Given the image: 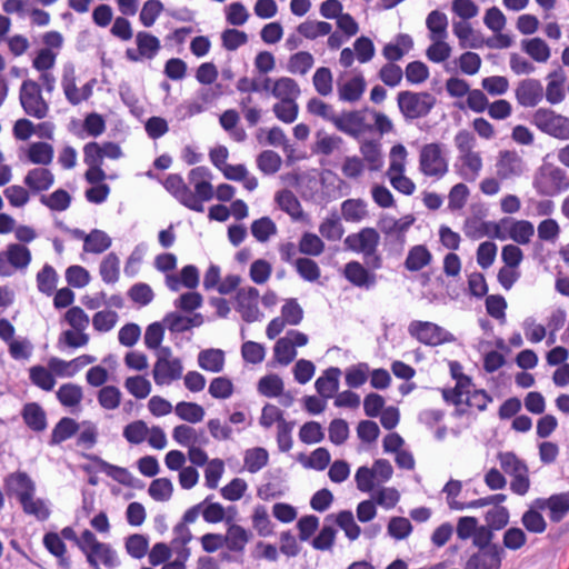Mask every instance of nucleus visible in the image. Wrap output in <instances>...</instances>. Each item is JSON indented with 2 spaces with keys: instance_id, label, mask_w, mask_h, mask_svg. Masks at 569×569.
Returning a JSON list of instances; mask_svg holds the SVG:
<instances>
[{
  "instance_id": "1",
  "label": "nucleus",
  "mask_w": 569,
  "mask_h": 569,
  "mask_svg": "<svg viewBox=\"0 0 569 569\" xmlns=\"http://www.w3.org/2000/svg\"><path fill=\"white\" fill-rule=\"evenodd\" d=\"M453 141L458 150L455 163L457 173L465 181H476L482 170V158L480 152L475 150L477 144L475 136L467 130H460Z\"/></svg>"
},
{
  "instance_id": "2",
  "label": "nucleus",
  "mask_w": 569,
  "mask_h": 569,
  "mask_svg": "<svg viewBox=\"0 0 569 569\" xmlns=\"http://www.w3.org/2000/svg\"><path fill=\"white\" fill-rule=\"evenodd\" d=\"M379 242V232L371 227L348 234L343 241L346 249L362 254L365 263L372 270L382 268V257L378 253Z\"/></svg>"
},
{
  "instance_id": "3",
  "label": "nucleus",
  "mask_w": 569,
  "mask_h": 569,
  "mask_svg": "<svg viewBox=\"0 0 569 569\" xmlns=\"http://www.w3.org/2000/svg\"><path fill=\"white\" fill-rule=\"evenodd\" d=\"M80 550L84 553L86 560L92 569H99L100 565H103L107 569L120 566L117 551L109 543L99 541L89 529L82 531Z\"/></svg>"
},
{
  "instance_id": "4",
  "label": "nucleus",
  "mask_w": 569,
  "mask_h": 569,
  "mask_svg": "<svg viewBox=\"0 0 569 569\" xmlns=\"http://www.w3.org/2000/svg\"><path fill=\"white\" fill-rule=\"evenodd\" d=\"M436 103V97L428 91L403 90L397 94V106L406 121L426 118Z\"/></svg>"
},
{
  "instance_id": "5",
  "label": "nucleus",
  "mask_w": 569,
  "mask_h": 569,
  "mask_svg": "<svg viewBox=\"0 0 569 569\" xmlns=\"http://www.w3.org/2000/svg\"><path fill=\"white\" fill-rule=\"evenodd\" d=\"M419 171L432 180H441L449 171V161L445 144L440 142L426 143L419 151Z\"/></svg>"
},
{
  "instance_id": "6",
  "label": "nucleus",
  "mask_w": 569,
  "mask_h": 569,
  "mask_svg": "<svg viewBox=\"0 0 569 569\" xmlns=\"http://www.w3.org/2000/svg\"><path fill=\"white\" fill-rule=\"evenodd\" d=\"M407 154L403 144L393 146L390 150V163L386 174L393 189L405 196H411L416 191V184L405 176Z\"/></svg>"
},
{
  "instance_id": "7",
  "label": "nucleus",
  "mask_w": 569,
  "mask_h": 569,
  "mask_svg": "<svg viewBox=\"0 0 569 569\" xmlns=\"http://www.w3.org/2000/svg\"><path fill=\"white\" fill-rule=\"evenodd\" d=\"M530 123L555 139L569 140V117L550 108H538L531 114Z\"/></svg>"
},
{
  "instance_id": "8",
  "label": "nucleus",
  "mask_w": 569,
  "mask_h": 569,
  "mask_svg": "<svg viewBox=\"0 0 569 569\" xmlns=\"http://www.w3.org/2000/svg\"><path fill=\"white\" fill-rule=\"evenodd\" d=\"M211 180L212 172L207 167L200 166L189 171L188 186L193 188V191L191 190V196L196 202L192 207H188V209L196 212L204 211V202L212 200L214 197V189Z\"/></svg>"
},
{
  "instance_id": "9",
  "label": "nucleus",
  "mask_w": 569,
  "mask_h": 569,
  "mask_svg": "<svg viewBox=\"0 0 569 569\" xmlns=\"http://www.w3.org/2000/svg\"><path fill=\"white\" fill-rule=\"evenodd\" d=\"M183 366L179 358L172 356L169 347H162L157 351V360L152 376L157 386H169L182 377Z\"/></svg>"
},
{
  "instance_id": "10",
  "label": "nucleus",
  "mask_w": 569,
  "mask_h": 569,
  "mask_svg": "<svg viewBox=\"0 0 569 569\" xmlns=\"http://www.w3.org/2000/svg\"><path fill=\"white\" fill-rule=\"evenodd\" d=\"M19 100L23 111L32 118L44 119L49 113V103L43 99L41 87L34 80L22 81Z\"/></svg>"
},
{
  "instance_id": "11",
  "label": "nucleus",
  "mask_w": 569,
  "mask_h": 569,
  "mask_svg": "<svg viewBox=\"0 0 569 569\" xmlns=\"http://www.w3.org/2000/svg\"><path fill=\"white\" fill-rule=\"evenodd\" d=\"M408 332L419 342L430 347L455 341L451 332L430 321L413 320L408 326Z\"/></svg>"
},
{
  "instance_id": "12",
  "label": "nucleus",
  "mask_w": 569,
  "mask_h": 569,
  "mask_svg": "<svg viewBox=\"0 0 569 569\" xmlns=\"http://www.w3.org/2000/svg\"><path fill=\"white\" fill-rule=\"evenodd\" d=\"M31 251L23 244L10 243L0 252V276L10 277L14 270H26L31 262Z\"/></svg>"
},
{
  "instance_id": "13",
  "label": "nucleus",
  "mask_w": 569,
  "mask_h": 569,
  "mask_svg": "<svg viewBox=\"0 0 569 569\" xmlns=\"http://www.w3.org/2000/svg\"><path fill=\"white\" fill-rule=\"evenodd\" d=\"M457 537L466 541L472 540L475 547H485L492 541L493 532L488 526H480L476 517H460L456 527Z\"/></svg>"
},
{
  "instance_id": "14",
  "label": "nucleus",
  "mask_w": 569,
  "mask_h": 569,
  "mask_svg": "<svg viewBox=\"0 0 569 569\" xmlns=\"http://www.w3.org/2000/svg\"><path fill=\"white\" fill-rule=\"evenodd\" d=\"M566 172L556 166H543L535 179L537 191L545 196H552L567 189Z\"/></svg>"
},
{
  "instance_id": "15",
  "label": "nucleus",
  "mask_w": 569,
  "mask_h": 569,
  "mask_svg": "<svg viewBox=\"0 0 569 569\" xmlns=\"http://www.w3.org/2000/svg\"><path fill=\"white\" fill-rule=\"evenodd\" d=\"M134 41L137 47L128 48L124 52L126 58L131 62L152 60L161 49L159 38L147 31H139Z\"/></svg>"
},
{
  "instance_id": "16",
  "label": "nucleus",
  "mask_w": 569,
  "mask_h": 569,
  "mask_svg": "<svg viewBox=\"0 0 569 569\" xmlns=\"http://www.w3.org/2000/svg\"><path fill=\"white\" fill-rule=\"evenodd\" d=\"M478 551L473 552L466 561L465 569H500L503 558V548L489 543L485 547H477Z\"/></svg>"
},
{
  "instance_id": "17",
  "label": "nucleus",
  "mask_w": 569,
  "mask_h": 569,
  "mask_svg": "<svg viewBox=\"0 0 569 569\" xmlns=\"http://www.w3.org/2000/svg\"><path fill=\"white\" fill-rule=\"evenodd\" d=\"M258 299L259 291L254 287L241 288L237 291L236 310L246 322H254L260 319Z\"/></svg>"
},
{
  "instance_id": "18",
  "label": "nucleus",
  "mask_w": 569,
  "mask_h": 569,
  "mask_svg": "<svg viewBox=\"0 0 569 569\" xmlns=\"http://www.w3.org/2000/svg\"><path fill=\"white\" fill-rule=\"evenodd\" d=\"M6 492L10 497H16L19 502L36 495V483L24 471H14L7 475L3 479Z\"/></svg>"
},
{
  "instance_id": "19",
  "label": "nucleus",
  "mask_w": 569,
  "mask_h": 569,
  "mask_svg": "<svg viewBox=\"0 0 569 569\" xmlns=\"http://www.w3.org/2000/svg\"><path fill=\"white\" fill-rule=\"evenodd\" d=\"M535 506L548 510L549 520L559 523L569 513V495L567 492L553 493L548 498L535 499Z\"/></svg>"
},
{
  "instance_id": "20",
  "label": "nucleus",
  "mask_w": 569,
  "mask_h": 569,
  "mask_svg": "<svg viewBox=\"0 0 569 569\" xmlns=\"http://www.w3.org/2000/svg\"><path fill=\"white\" fill-rule=\"evenodd\" d=\"M359 261H349L345 264L342 274L353 287L370 290L377 284V274Z\"/></svg>"
},
{
  "instance_id": "21",
  "label": "nucleus",
  "mask_w": 569,
  "mask_h": 569,
  "mask_svg": "<svg viewBox=\"0 0 569 569\" xmlns=\"http://www.w3.org/2000/svg\"><path fill=\"white\" fill-rule=\"evenodd\" d=\"M515 96L521 107L533 108L543 99L542 83L533 78L523 79L518 83Z\"/></svg>"
},
{
  "instance_id": "22",
  "label": "nucleus",
  "mask_w": 569,
  "mask_h": 569,
  "mask_svg": "<svg viewBox=\"0 0 569 569\" xmlns=\"http://www.w3.org/2000/svg\"><path fill=\"white\" fill-rule=\"evenodd\" d=\"M367 88L365 77L359 73L352 77L340 78L337 81L338 98L342 102L355 103L359 101Z\"/></svg>"
},
{
  "instance_id": "23",
  "label": "nucleus",
  "mask_w": 569,
  "mask_h": 569,
  "mask_svg": "<svg viewBox=\"0 0 569 569\" xmlns=\"http://www.w3.org/2000/svg\"><path fill=\"white\" fill-rule=\"evenodd\" d=\"M166 286L169 290L177 292L182 287L194 290L200 282L199 269L194 264L184 266L180 274H167L164 278Z\"/></svg>"
},
{
  "instance_id": "24",
  "label": "nucleus",
  "mask_w": 569,
  "mask_h": 569,
  "mask_svg": "<svg viewBox=\"0 0 569 569\" xmlns=\"http://www.w3.org/2000/svg\"><path fill=\"white\" fill-rule=\"evenodd\" d=\"M415 221L416 219L412 214H406L400 219L386 216L378 221V227L385 236L396 238L400 242H403L407 231Z\"/></svg>"
},
{
  "instance_id": "25",
  "label": "nucleus",
  "mask_w": 569,
  "mask_h": 569,
  "mask_svg": "<svg viewBox=\"0 0 569 569\" xmlns=\"http://www.w3.org/2000/svg\"><path fill=\"white\" fill-rule=\"evenodd\" d=\"M164 189L186 208L192 207L196 202L191 196V188L184 182L178 173L169 174L163 181Z\"/></svg>"
},
{
  "instance_id": "26",
  "label": "nucleus",
  "mask_w": 569,
  "mask_h": 569,
  "mask_svg": "<svg viewBox=\"0 0 569 569\" xmlns=\"http://www.w3.org/2000/svg\"><path fill=\"white\" fill-rule=\"evenodd\" d=\"M413 48V39L408 33L397 34L392 41L385 44L382 56L388 62H397L401 60Z\"/></svg>"
},
{
  "instance_id": "27",
  "label": "nucleus",
  "mask_w": 569,
  "mask_h": 569,
  "mask_svg": "<svg viewBox=\"0 0 569 569\" xmlns=\"http://www.w3.org/2000/svg\"><path fill=\"white\" fill-rule=\"evenodd\" d=\"M23 183L33 193H40L49 190L54 183V174L44 167L33 168L28 171L23 178Z\"/></svg>"
},
{
  "instance_id": "28",
  "label": "nucleus",
  "mask_w": 569,
  "mask_h": 569,
  "mask_svg": "<svg viewBox=\"0 0 569 569\" xmlns=\"http://www.w3.org/2000/svg\"><path fill=\"white\" fill-rule=\"evenodd\" d=\"M341 373L338 367H329L316 380L315 388L321 398L330 399L338 392Z\"/></svg>"
},
{
  "instance_id": "29",
  "label": "nucleus",
  "mask_w": 569,
  "mask_h": 569,
  "mask_svg": "<svg viewBox=\"0 0 569 569\" xmlns=\"http://www.w3.org/2000/svg\"><path fill=\"white\" fill-rule=\"evenodd\" d=\"M223 536L229 551L243 553L246 546L252 538V532L240 525L231 523Z\"/></svg>"
},
{
  "instance_id": "30",
  "label": "nucleus",
  "mask_w": 569,
  "mask_h": 569,
  "mask_svg": "<svg viewBox=\"0 0 569 569\" xmlns=\"http://www.w3.org/2000/svg\"><path fill=\"white\" fill-rule=\"evenodd\" d=\"M335 127L353 138H358L365 131L363 117L359 111H349L336 114Z\"/></svg>"
},
{
  "instance_id": "31",
  "label": "nucleus",
  "mask_w": 569,
  "mask_h": 569,
  "mask_svg": "<svg viewBox=\"0 0 569 569\" xmlns=\"http://www.w3.org/2000/svg\"><path fill=\"white\" fill-rule=\"evenodd\" d=\"M547 87L543 90V97L550 104H559L565 100L566 76L562 69H557L547 76Z\"/></svg>"
},
{
  "instance_id": "32",
  "label": "nucleus",
  "mask_w": 569,
  "mask_h": 569,
  "mask_svg": "<svg viewBox=\"0 0 569 569\" xmlns=\"http://www.w3.org/2000/svg\"><path fill=\"white\" fill-rule=\"evenodd\" d=\"M523 171V161L515 151H503L497 162V173L501 179L520 176Z\"/></svg>"
},
{
  "instance_id": "33",
  "label": "nucleus",
  "mask_w": 569,
  "mask_h": 569,
  "mask_svg": "<svg viewBox=\"0 0 569 569\" xmlns=\"http://www.w3.org/2000/svg\"><path fill=\"white\" fill-rule=\"evenodd\" d=\"M21 417L27 427L34 432H42L47 429L46 411L37 402L26 403L22 408Z\"/></svg>"
},
{
  "instance_id": "34",
  "label": "nucleus",
  "mask_w": 569,
  "mask_h": 569,
  "mask_svg": "<svg viewBox=\"0 0 569 569\" xmlns=\"http://www.w3.org/2000/svg\"><path fill=\"white\" fill-rule=\"evenodd\" d=\"M226 356L223 350L209 348L198 353V366L208 372L219 373L223 370Z\"/></svg>"
},
{
  "instance_id": "35",
  "label": "nucleus",
  "mask_w": 569,
  "mask_h": 569,
  "mask_svg": "<svg viewBox=\"0 0 569 569\" xmlns=\"http://www.w3.org/2000/svg\"><path fill=\"white\" fill-rule=\"evenodd\" d=\"M300 93L298 82L289 77L276 79L271 88V94L279 101H289V99L298 100Z\"/></svg>"
},
{
  "instance_id": "36",
  "label": "nucleus",
  "mask_w": 569,
  "mask_h": 569,
  "mask_svg": "<svg viewBox=\"0 0 569 569\" xmlns=\"http://www.w3.org/2000/svg\"><path fill=\"white\" fill-rule=\"evenodd\" d=\"M521 49L532 60L539 63L547 62L551 56V50L548 43L538 37L522 40Z\"/></svg>"
},
{
  "instance_id": "37",
  "label": "nucleus",
  "mask_w": 569,
  "mask_h": 569,
  "mask_svg": "<svg viewBox=\"0 0 569 569\" xmlns=\"http://www.w3.org/2000/svg\"><path fill=\"white\" fill-rule=\"evenodd\" d=\"M172 438L178 445L187 448L201 445L207 441L202 431L198 432L193 427L189 425L176 426L172 430Z\"/></svg>"
},
{
  "instance_id": "38",
  "label": "nucleus",
  "mask_w": 569,
  "mask_h": 569,
  "mask_svg": "<svg viewBox=\"0 0 569 569\" xmlns=\"http://www.w3.org/2000/svg\"><path fill=\"white\" fill-rule=\"evenodd\" d=\"M432 259L429 249L423 244H417L410 248L405 260V268L409 271H419L427 267Z\"/></svg>"
},
{
  "instance_id": "39",
  "label": "nucleus",
  "mask_w": 569,
  "mask_h": 569,
  "mask_svg": "<svg viewBox=\"0 0 569 569\" xmlns=\"http://www.w3.org/2000/svg\"><path fill=\"white\" fill-rule=\"evenodd\" d=\"M462 230L466 237L471 240H479L483 237L492 238V221L470 217L465 220Z\"/></svg>"
},
{
  "instance_id": "40",
  "label": "nucleus",
  "mask_w": 569,
  "mask_h": 569,
  "mask_svg": "<svg viewBox=\"0 0 569 569\" xmlns=\"http://www.w3.org/2000/svg\"><path fill=\"white\" fill-rule=\"evenodd\" d=\"M220 126L229 133L231 139L237 142H243L247 139V132L242 127H238L239 114L233 109L226 110L219 118Z\"/></svg>"
},
{
  "instance_id": "41",
  "label": "nucleus",
  "mask_w": 569,
  "mask_h": 569,
  "mask_svg": "<svg viewBox=\"0 0 569 569\" xmlns=\"http://www.w3.org/2000/svg\"><path fill=\"white\" fill-rule=\"evenodd\" d=\"M19 503L26 515L32 516L39 521H46L51 515L48 501L42 498H36L34 495H30Z\"/></svg>"
},
{
  "instance_id": "42",
  "label": "nucleus",
  "mask_w": 569,
  "mask_h": 569,
  "mask_svg": "<svg viewBox=\"0 0 569 569\" xmlns=\"http://www.w3.org/2000/svg\"><path fill=\"white\" fill-rule=\"evenodd\" d=\"M426 27L429 31V39L436 40L448 37V18L439 10H432L426 19Z\"/></svg>"
},
{
  "instance_id": "43",
  "label": "nucleus",
  "mask_w": 569,
  "mask_h": 569,
  "mask_svg": "<svg viewBox=\"0 0 569 569\" xmlns=\"http://www.w3.org/2000/svg\"><path fill=\"white\" fill-rule=\"evenodd\" d=\"M471 387V378L460 373L456 387L453 389L443 390L442 396L446 401L459 406L463 403V399L467 398V395L472 392Z\"/></svg>"
},
{
  "instance_id": "44",
  "label": "nucleus",
  "mask_w": 569,
  "mask_h": 569,
  "mask_svg": "<svg viewBox=\"0 0 569 569\" xmlns=\"http://www.w3.org/2000/svg\"><path fill=\"white\" fill-rule=\"evenodd\" d=\"M79 429V425L77 421L69 417H63L58 421L51 432V438L49 441L50 446H57L61 442L70 439Z\"/></svg>"
},
{
  "instance_id": "45",
  "label": "nucleus",
  "mask_w": 569,
  "mask_h": 569,
  "mask_svg": "<svg viewBox=\"0 0 569 569\" xmlns=\"http://www.w3.org/2000/svg\"><path fill=\"white\" fill-rule=\"evenodd\" d=\"M54 156L53 147L48 142H32L27 150L28 160L31 163L48 166Z\"/></svg>"
},
{
  "instance_id": "46",
  "label": "nucleus",
  "mask_w": 569,
  "mask_h": 569,
  "mask_svg": "<svg viewBox=\"0 0 569 569\" xmlns=\"http://www.w3.org/2000/svg\"><path fill=\"white\" fill-rule=\"evenodd\" d=\"M269 462V453L262 447L247 449L243 453V466L250 473H257Z\"/></svg>"
},
{
  "instance_id": "47",
  "label": "nucleus",
  "mask_w": 569,
  "mask_h": 569,
  "mask_svg": "<svg viewBox=\"0 0 569 569\" xmlns=\"http://www.w3.org/2000/svg\"><path fill=\"white\" fill-rule=\"evenodd\" d=\"M341 216L347 222H360L368 216L367 203L362 199H347L341 203Z\"/></svg>"
},
{
  "instance_id": "48",
  "label": "nucleus",
  "mask_w": 569,
  "mask_h": 569,
  "mask_svg": "<svg viewBox=\"0 0 569 569\" xmlns=\"http://www.w3.org/2000/svg\"><path fill=\"white\" fill-rule=\"evenodd\" d=\"M315 64L313 56L308 51L291 54L287 62V71L291 74H307Z\"/></svg>"
},
{
  "instance_id": "49",
  "label": "nucleus",
  "mask_w": 569,
  "mask_h": 569,
  "mask_svg": "<svg viewBox=\"0 0 569 569\" xmlns=\"http://www.w3.org/2000/svg\"><path fill=\"white\" fill-rule=\"evenodd\" d=\"M99 273L102 281L107 284H113L119 280L120 259L114 252L108 253L101 261Z\"/></svg>"
},
{
  "instance_id": "50",
  "label": "nucleus",
  "mask_w": 569,
  "mask_h": 569,
  "mask_svg": "<svg viewBox=\"0 0 569 569\" xmlns=\"http://www.w3.org/2000/svg\"><path fill=\"white\" fill-rule=\"evenodd\" d=\"M112 240L109 234L100 229H93L86 237L83 251L90 253H102L111 247Z\"/></svg>"
},
{
  "instance_id": "51",
  "label": "nucleus",
  "mask_w": 569,
  "mask_h": 569,
  "mask_svg": "<svg viewBox=\"0 0 569 569\" xmlns=\"http://www.w3.org/2000/svg\"><path fill=\"white\" fill-rule=\"evenodd\" d=\"M83 398L82 388L76 383H63L57 391V399L67 408L79 407Z\"/></svg>"
},
{
  "instance_id": "52",
  "label": "nucleus",
  "mask_w": 569,
  "mask_h": 569,
  "mask_svg": "<svg viewBox=\"0 0 569 569\" xmlns=\"http://www.w3.org/2000/svg\"><path fill=\"white\" fill-rule=\"evenodd\" d=\"M541 509L536 508L535 500L530 508L523 512L521 523L531 533H542L547 529V522L541 515Z\"/></svg>"
},
{
  "instance_id": "53",
  "label": "nucleus",
  "mask_w": 569,
  "mask_h": 569,
  "mask_svg": "<svg viewBox=\"0 0 569 569\" xmlns=\"http://www.w3.org/2000/svg\"><path fill=\"white\" fill-rule=\"evenodd\" d=\"M297 31L303 38L315 40L319 37L330 34L332 26L326 21L306 20L297 27Z\"/></svg>"
},
{
  "instance_id": "54",
  "label": "nucleus",
  "mask_w": 569,
  "mask_h": 569,
  "mask_svg": "<svg viewBox=\"0 0 569 569\" xmlns=\"http://www.w3.org/2000/svg\"><path fill=\"white\" fill-rule=\"evenodd\" d=\"M174 413L189 423L201 422L204 418V409L196 402L180 401L174 407Z\"/></svg>"
},
{
  "instance_id": "55",
  "label": "nucleus",
  "mask_w": 569,
  "mask_h": 569,
  "mask_svg": "<svg viewBox=\"0 0 569 569\" xmlns=\"http://www.w3.org/2000/svg\"><path fill=\"white\" fill-rule=\"evenodd\" d=\"M452 32L459 40L460 48H478L480 42L475 36V31L468 21H453Z\"/></svg>"
},
{
  "instance_id": "56",
  "label": "nucleus",
  "mask_w": 569,
  "mask_h": 569,
  "mask_svg": "<svg viewBox=\"0 0 569 569\" xmlns=\"http://www.w3.org/2000/svg\"><path fill=\"white\" fill-rule=\"evenodd\" d=\"M54 373L50 368L33 366L29 369L30 381L44 391H51L56 386Z\"/></svg>"
},
{
  "instance_id": "57",
  "label": "nucleus",
  "mask_w": 569,
  "mask_h": 569,
  "mask_svg": "<svg viewBox=\"0 0 569 569\" xmlns=\"http://www.w3.org/2000/svg\"><path fill=\"white\" fill-rule=\"evenodd\" d=\"M276 200L280 209L287 212L292 219L298 220L302 217V207L298 198L290 190L278 192Z\"/></svg>"
},
{
  "instance_id": "58",
  "label": "nucleus",
  "mask_w": 569,
  "mask_h": 569,
  "mask_svg": "<svg viewBox=\"0 0 569 569\" xmlns=\"http://www.w3.org/2000/svg\"><path fill=\"white\" fill-rule=\"evenodd\" d=\"M251 234L259 242H267L272 236L277 234V224L269 217H261L253 220L250 226Z\"/></svg>"
},
{
  "instance_id": "59",
  "label": "nucleus",
  "mask_w": 569,
  "mask_h": 569,
  "mask_svg": "<svg viewBox=\"0 0 569 569\" xmlns=\"http://www.w3.org/2000/svg\"><path fill=\"white\" fill-rule=\"evenodd\" d=\"M320 234L329 241L340 240L345 233V228L337 213H331L319 226Z\"/></svg>"
},
{
  "instance_id": "60",
  "label": "nucleus",
  "mask_w": 569,
  "mask_h": 569,
  "mask_svg": "<svg viewBox=\"0 0 569 569\" xmlns=\"http://www.w3.org/2000/svg\"><path fill=\"white\" fill-rule=\"evenodd\" d=\"M370 373L367 362H358L348 367L345 371V381L349 388H359L366 383Z\"/></svg>"
},
{
  "instance_id": "61",
  "label": "nucleus",
  "mask_w": 569,
  "mask_h": 569,
  "mask_svg": "<svg viewBox=\"0 0 569 569\" xmlns=\"http://www.w3.org/2000/svg\"><path fill=\"white\" fill-rule=\"evenodd\" d=\"M122 393L116 386L109 385L100 388L97 400L104 410H116L121 403Z\"/></svg>"
},
{
  "instance_id": "62",
  "label": "nucleus",
  "mask_w": 569,
  "mask_h": 569,
  "mask_svg": "<svg viewBox=\"0 0 569 569\" xmlns=\"http://www.w3.org/2000/svg\"><path fill=\"white\" fill-rule=\"evenodd\" d=\"M40 202L52 211H66L71 204V196L64 189H57L49 196L42 194Z\"/></svg>"
},
{
  "instance_id": "63",
  "label": "nucleus",
  "mask_w": 569,
  "mask_h": 569,
  "mask_svg": "<svg viewBox=\"0 0 569 569\" xmlns=\"http://www.w3.org/2000/svg\"><path fill=\"white\" fill-rule=\"evenodd\" d=\"M337 526L345 531L346 537L355 541L361 535V528L357 525L355 516L350 510H342L336 515Z\"/></svg>"
},
{
  "instance_id": "64",
  "label": "nucleus",
  "mask_w": 569,
  "mask_h": 569,
  "mask_svg": "<svg viewBox=\"0 0 569 569\" xmlns=\"http://www.w3.org/2000/svg\"><path fill=\"white\" fill-rule=\"evenodd\" d=\"M272 112L276 118L283 123H293L299 114V106L297 100L289 99V101H278L272 106Z\"/></svg>"
}]
</instances>
